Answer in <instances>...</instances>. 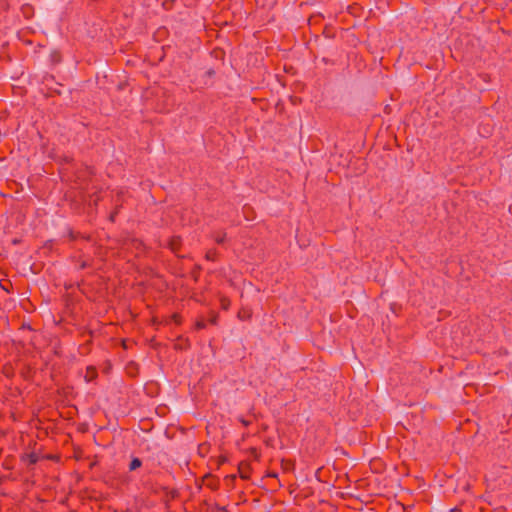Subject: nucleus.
Segmentation results:
<instances>
[{"label":"nucleus","instance_id":"nucleus-8","mask_svg":"<svg viewBox=\"0 0 512 512\" xmlns=\"http://www.w3.org/2000/svg\"><path fill=\"white\" fill-rule=\"evenodd\" d=\"M240 422H241L244 426H246V427L250 424V422H249V421H247V420H245V419H243V418H241V419H240Z\"/></svg>","mask_w":512,"mask_h":512},{"label":"nucleus","instance_id":"nucleus-1","mask_svg":"<svg viewBox=\"0 0 512 512\" xmlns=\"http://www.w3.org/2000/svg\"><path fill=\"white\" fill-rule=\"evenodd\" d=\"M124 194H125V191L123 189H120L117 191L116 199H115V210L110 215L111 221H115V217L118 213L119 207L121 206V202L123 200Z\"/></svg>","mask_w":512,"mask_h":512},{"label":"nucleus","instance_id":"nucleus-5","mask_svg":"<svg viewBox=\"0 0 512 512\" xmlns=\"http://www.w3.org/2000/svg\"><path fill=\"white\" fill-rule=\"evenodd\" d=\"M20 330H22V331H26V330L32 331L34 329L31 327L30 323L22 322Z\"/></svg>","mask_w":512,"mask_h":512},{"label":"nucleus","instance_id":"nucleus-4","mask_svg":"<svg viewBox=\"0 0 512 512\" xmlns=\"http://www.w3.org/2000/svg\"><path fill=\"white\" fill-rule=\"evenodd\" d=\"M226 234L225 233H218L214 236V239L216 243L223 244L225 242Z\"/></svg>","mask_w":512,"mask_h":512},{"label":"nucleus","instance_id":"nucleus-11","mask_svg":"<svg viewBox=\"0 0 512 512\" xmlns=\"http://www.w3.org/2000/svg\"><path fill=\"white\" fill-rule=\"evenodd\" d=\"M219 510L222 511V512H227V508L226 507H219Z\"/></svg>","mask_w":512,"mask_h":512},{"label":"nucleus","instance_id":"nucleus-9","mask_svg":"<svg viewBox=\"0 0 512 512\" xmlns=\"http://www.w3.org/2000/svg\"><path fill=\"white\" fill-rule=\"evenodd\" d=\"M213 255H214V252H209V253H207V259H211V260H213V259H214V258H213Z\"/></svg>","mask_w":512,"mask_h":512},{"label":"nucleus","instance_id":"nucleus-6","mask_svg":"<svg viewBox=\"0 0 512 512\" xmlns=\"http://www.w3.org/2000/svg\"><path fill=\"white\" fill-rule=\"evenodd\" d=\"M206 327L205 322H196L195 328L197 330L204 329Z\"/></svg>","mask_w":512,"mask_h":512},{"label":"nucleus","instance_id":"nucleus-2","mask_svg":"<svg viewBox=\"0 0 512 512\" xmlns=\"http://www.w3.org/2000/svg\"><path fill=\"white\" fill-rule=\"evenodd\" d=\"M96 377H97L96 369L92 366L87 367L86 374H85V380L87 382H90V381L94 380Z\"/></svg>","mask_w":512,"mask_h":512},{"label":"nucleus","instance_id":"nucleus-10","mask_svg":"<svg viewBox=\"0 0 512 512\" xmlns=\"http://www.w3.org/2000/svg\"><path fill=\"white\" fill-rule=\"evenodd\" d=\"M227 305H228V303H226V301H225V300H223V301H222V306H223V308H225V309H226V308H227Z\"/></svg>","mask_w":512,"mask_h":512},{"label":"nucleus","instance_id":"nucleus-7","mask_svg":"<svg viewBox=\"0 0 512 512\" xmlns=\"http://www.w3.org/2000/svg\"><path fill=\"white\" fill-rule=\"evenodd\" d=\"M30 463L35 464L38 461V457L35 454H31L30 456Z\"/></svg>","mask_w":512,"mask_h":512},{"label":"nucleus","instance_id":"nucleus-3","mask_svg":"<svg viewBox=\"0 0 512 512\" xmlns=\"http://www.w3.org/2000/svg\"><path fill=\"white\" fill-rule=\"evenodd\" d=\"M142 461L139 458H133L129 464V470L133 471L141 467Z\"/></svg>","mask_w":512,"mask_h":512},{"label":"nucleus","instance_id":"nucleus-12","mask_svg":"<svg viewBox=\"0 0 512 512\" xmlns=\"http://www.w3.org/2000/svg\"><path fill=\"white\" fill-rule=\"evenodd\" d=\"M4 480H5L4 476L0 477V484H2Z\"/></svg>","mask_w":512,"mask_h":512}]
</instances>
